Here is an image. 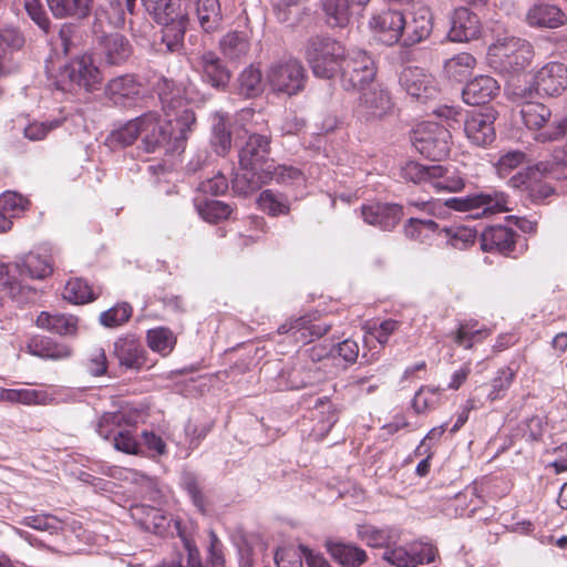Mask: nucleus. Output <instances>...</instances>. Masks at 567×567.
I'll list each match as a JSON object with an SVG mask.
<instances>
[{
	"label": "nucleus",
	"mask_w": 567,
	"mask_h": 567,
	"mask_svg": "<svg viewBox=\"0 0 567 567\" xmlns=\"http://www.w3.org/2000/svg\"><path fill=\"white\" fill-rule=\"evenodd\" d=\"M126 12L133 14L134 8L130 11L126 0H106L94 11L93 33L107 32V29L121 28L125 23Z\"/></svg>",
	"instance_id": "obj_22"
},
{
	"label": "nucleus",
	"mask_w": 567,
	"mask_h": 567,
	"mask_svg": "<svg viewBox=\"0 0 567 567\" xmlns=\"http://www.w3.org/2000/svg\"><path fill=\"white\" fill-rule=\"evenodd\" d=\"M102 76L89 55H82L61 69L55 86L58 90L69 92L76 86L85 91H93L99 87Z\"/></svg>",
	"instance_id": "obj_8"
},
{
	"label": "nucleus",
	"mask_w": 567,
	"mask_h": 567,
	"mask_svg": "<svg viewBox=\"0 0 567 567\" xmlns=\"http://www.w3.org/2000/svg\"><path fill=\"white\" fill-rule=\"evenodd\" d=\"M194 13L204 33L214 34L223 29L224 14L219 0H194Z\"/></svg>",
	"instance_id": "obj_28"
},
{
	"label": "nucleus",
	"mask_w": 567,
	"mask_h": 567,
	"mask_svg": "<svg viewBox=\"0 0 567 567\" xmlns=\"http://www.w3.org/2000/svg\"><path fill=\"white\" fill-rule=\"evenodd\" d=\"M233 208L220 200H207L199 208L203 218L209 223H217L218 220L226 219L230 216Z\"/></svg>",
	"instance_id": "obj_61"
},
{
	"label": "nucleus",
	"mask_w": 567,
	"mask_h": 567,
	"mask_svg": "<svg viewBox=\"0 0 567 567\" xmlns=\"http://www.w3.org/2000/svg\"><path fill=\"white\" fill-rule=\"evenodd\" d=\"M78 319L74 316L51 315L42 311L37 318V326L60 336L74 334L76 331Z\"/></svg>",
	"instance_id": "obj_36"
},
{
	"label": "nucleus",
	"mask_w": 567,
	"mask_h": 567,
	"mask_svg": "<svg viewBox=\"0 0 567 567\" xmlns=\"http://www.w3.org/2000/svg\"><path fill=\"white\" fill-rule=\"evenodd\" d=\"M326 21L330 27L344 28L352 14L349 0H321Z\"/></svg>",
	"instance_id": "obj_42"
},
{
	"label": "nucleus",
	"mask_w": 567,
	"mask_h": 567,
	"mask_svg": "<svg viewBox=\"0 0 567 567\" xmlns=\"http://www.w3.org/2000/svg\"><path fill=\"white\" fill-rule=\"evenodd\" d=\"M475 65L476 59L467 52H462L445 62L444 71L450 79L463 81L473 72Z\"/></svg>",
	"instance_id": "obj_45"
},
{
	"label": "nucleus",
	"mask_w": 567,
	"mask_h": 567,
	"mask_svg": "<svg viewBox=\"0 0 567 567\" xmlns=\"http://www.w3.org/2000/svg\"><path fill=\"white\" fill-rule=\"evenodd\" d=\"M399 84L413 100L425 103L439 94L436 80L419 66L404 68L399 75Z\"/></svg>",
	"instance_id": "obj_12"
},
{
	"label": "nucleus",
	"mask_w": 567,
	"mask_h": 567,
	"mask_svg": "<svg viewBox=\"0 0 567 567\" xmlns=\"http://www.w3.org/2000/svg\"><path fill=\"white\" fill-rule=\"evenodd\" d=\"M29 352L32 355L42 359L59 360L70 355V349L48 337H34L28 344Z\"/></svg>",
	"instance_id": "obj_38"
},
{
	"label": "nucleus",
	"mask_w": 567,
	"mask_h": 567,
	"mask_svg": "<svg viewBox=\"0 0 567 567\" xmlns=\"http://www.w3.org/2000/svg\"><path fill=\"white\" fill-rule=\"evenodd\" d=\"M239 94L246 97H255L264 90L261 71L252 64L247 66L238 78Z\"/></svg>",
	"instance_id": "obj_47"
},
{
	"label": "nucleus",
	"mask_w": 567,
	"mask_h": 567,
	"mask_svg": "<svg viewBox=\"0 0 567 567\" xmlns=\"http://www.w3.org/2000/svg\"><path fill=\"white\" fill-rule=\"evenodd\" d=\"M567 89V65L561 62H548L538 69L529 90L535 91L538 96H559Z\"/></svg>",
	"instance_id": "obj_13"
},
{
	"label": "nucleus",
	"mask_w": 567,
	"mask_h": 567,
	"mask_svg": "<svg viewBox=\"0 0 567 567\" xmlns=\"http://www.w3.org/2000/svg\"><path fill=\"white\" fill-rule=\"evenodd\" d=\"M167 18V21H155L162 25V44L165 45L166 52L179 53L184 48V37L189 22L188 14L181 10Z\"/></svg>",
	"instance_id": "obj_25"
},
{
	"label": "nucleus",
	"mask_w": 567,
	"mask_h": 567,
	"mask_svg": "<svg viewBox=\"0 0 567 567\" xmlns=\"http://www.w3.org/2000/svg\"><path fill=\"white\" fill-rule=\"evenodd\" d=\"M369 25L382 43L393 45L403 39L405 16L400 10H382L371 17Z\"/></svg>",
	"instance_id": "obj_17"
},
{
	"label": "nucleus",
	"mask_w": 567,
	"mask_h": 567,
	"mask_svg": "<svg viewBox=\"0 0 567 567\" xmlns=\"http://www.w3.org/2000/svg\"><path fill=\"white\" fill-rule=\"evenodd\" d=\"M266 168H241L236 172L233 182V190L241 196H247L261 188L267 183Z\"/></svg>",
	"instance_id": "obj_34"
},
{
	"label": "nucleus",
	"mask_w": 567,
	"mask_h": 567,
	"mask_svg": "<svg viewBox=\"0 0 567 567\" xmlns=\"http://www.w3.org/2000/svg\"><path fill=\"white\" fill-rule=\"evenodd\" d=\"M451 138L450 131L434 122L419 124L411 135L415 150L432 161H442L449 156Z\"/></svg>",
	"instance_id": "obj_7"
},
{
	"label": "nucleus",
	"mask_w": 567,
	"mask_h": 567,
	"mask_svg": "<svg viewBox=\"0 0 567 567\" xmlns=\"http://www.w3.org/2000/svg\"><path fill=\"white\" fill-rule=\"evenodd\" d=\"M55 18H85L92 6V0H47Z\"/></svg>",
	"instance_id": "obj_40"
},
{
	"label": "nucleus",
	"mask_w": 567,
	"mask_h": 567,
	"mask_svg": "<svg viewBox=\"0 0 567 567\" xmlns=\"http://www.w3.org/2000/svg\"><path fill=\"white\" fill-rule=\"evenodd\" d=\"M302 547L305 546L279 547L275 553V563L277 567H302L305 558Z\"/></svg>",
	"instance_id": "obj_59"
},
{
	"label": "nucleus",
	"mask_w": 567,
	"mask_h": 567,
	"mask_svg": "<svg viewBox=\"0 0 567 567\" xmlns=\"http://www.w3.org/2000/svg\"><path fill=\"white\" fill-rule=\"evenodd\" d=\"M292 339L296 342L307 344L312 342L315 339L321 338L329 331L328 324L312 323L306 318L296 319Z\"/></svg>",
	"instance_id": "obj_51"
},
{
	"label": "nucleus",
	"mask_w": 567,
	"mask_h": 567,
	"mask_svg": "<svg viewBox=\"0 0 567 567\" xmlns=\"http://www.w3.org/2000/svg\"><path fill=\"white\" fill-rule=\"evenodd\" d=\"M131 513L132 517L146 532L162 534L168 526L167 517L156 507L144 504L135 505L132 507Z\"/></svg>",
	"instance_id": "obj_33"
},
{
	"label": "nucleus",
	"mask_w": 567,
	"mask_h": 567,
	"mask_svg": "<svg viewBox=\"0 0 567 567\" xmlns=\"http://www.w3.org/2000/svg\"><path fill=\"white\" fill-rule=\"evenodd\" d=\"M51 272L52 267L45 258L29 252L13 264H0V290L10 298L17 299L23 289L17 275L32 279H42Z\"/></svg>",
	"instance_id": "obj_3"
},
{
	"label": "nucleus",
	"mask_w": 567,
	"mask_h": 567,
	"mask_svg": "<svg viewBox=\"0 0 567 567\" xmlns=\"http://www.w3.org/2000/svg\"><path fill=\"white\" fill-rule=\"evenodd\" d=\"M550 110L543 103L526 102L522 105L520 116L524 124L530 130H538L550 118Z\"/></svg>",
	"instance_id": "obj_48"
},
{
	"label": "nucleus",
	"mask_w": 567,
	"mask_h": 567,
	"mask_svg": "<svg viewBox=\"0 0 567 567\" xmlns=\"http://www.w3.org/2000/svg\"><path fill=\"white\" fill-rule=\"evenodd\" d=\"M210 144L220 156H225L231 147V132L228 125V117L225 114L217 113L214 116Z\"/></svg>",
	"instance_id": "obj_41"
},
{
	"label": "nucleus",
	"mask_w": 567,
	"mask_h": 567,
	"mask_svg": "<svg viewBox=\"0 0 567 567\" xmlns=\"http://www.w3.org/2000/svg\"><path fill=\"white\" fill-rule=\"evenodd\" d=\"M271 136L252 133L240 147L238 157L241 168H266L271 162Z\"/></svg>",
	"instance_id": "obj_19"
},
{
	"label": "nucleus",
	"mask_w": 567,
	"mask_h": 567,
	"mask_svg": "<svg viewBox=\"0 0 567 567\" xmlns=\"http://www.w3.org/2000/svg\"><path fill=\"white\" fill-rule=\"evenodd\" d=\"M439 224L432 219L410 218L404 225V234L408 238L423 241L424 231L436 233Z\"/></svg>",
	"instance_id": "obj_60"
},
{
	"label": "nucleus",
	"mask_w": 567,
	"mask_h": 567,
	"mask_svg": "<svg viewBox=\"0 0 567 567\" xmlns=\"http://www.w3.org/2000/svg\"><path fill=\"white\" fill-rule=\"evenodd\" d=\"M433 30V16L431 9L423 3H415L410 12V19L405 18L402 44L411 47L427 39Z\"/></svg>",
	"instance_id": "obj_20"
},
{
	"label": "nucleus",
	"mask_w": 567,
	"mask_h": 567,
	"mask_svg": "<svg viewBox=\"0 0 567 567\" xmlns=\"http://www.w3.org/2000/svg\"><path fill=\"white\" fill-rule=\"evenodd\" d=\"M265 174L268 175L267 183L270 181L290 183L299 181L302 176L299 168L289 165H276L274 161L266 166Z\"/></svg>",
	"instance_id": "obj_57"
},
{
	"label": "nucleus",
	"mask_w": 567,
	"mask_h": 567,
	"mask_svg": "<svg viewBox=\"0 0 567 567\" xmlns=\"http://www.w3.org/2000/svg\"><path fill=\"white\" fill-rule=\"evenodd\" d=\"M517 238V233L511 227L494 225L482 231L480 243L483 251L509 256L515 250Z\"/></svg>",
	"instance_id": "obj_23"
},
{
	"label": "nucleus",
	"mask_w": 567,
	"mask_h": 567,
	"mask_svg": "<svg viewBox=\"0 0 567 567\" xmlns=\"http://www.w3.org/2000/svg\"><path fill=\"white\" fill-rule=\"evenodd\" d=\"M439 400V390L422 386L414 395L412 406L416 413L433 408Z\"/></svg>",
	"instance_id": "obj_64"
},
{
	"label": "nucleus",
	"mask_w": 567,
	"mask_h": 567,
	"mask_svg": "<svg viewBox=\"0 0 567 567\" xmlns=\"http://www.w3.org/2000/svg\"><path fill=\"white\" fill-rule=\"evenodd\" d=\"M517 374V369L512 364L497 370L496 375L491 380V390L487 393L489 401L503 399L511 388Z\"/></svg>",
	"instance_id": "obj_50"
},
{
	"label": "nucleus",
	"mask_w": 567,
	"mask_h": 567,
	"mask_svg": "<svg viewBox=\"0 0 567 567\" xmlns=\"http://www.w3.org/2000/svg\"><path fill=\"white\" fill-rule=\"evenodd\" d=\"M63 298L74 305H83L93 301L96 295L86 280L73 278L66 282Z\"/></svg>",
	"instance_id": "obj_49"
},
{
	"label": "nucleus",
	"mask_w": 567,
	"mask_h": 567,
	"mask_svg": "<svg viewBox=\"0 0 567 567\" xmlns=\"http://www.w3.org/2000/svg\"><path fill=\"white\" fill-rule=\"evenodd\" d=\"M554 166L551 162H538L512 176L508 184L513 188L525 190L533 202L543 203L555 194V188L545 181Z\"/></svg>",
	"instance_id": "obj_9"
},
{
	"label": "nucleus",
	"mask_w": 567,
	"mask_h": 567,
	"mask_svg": "<svg viewBox=\"0 0 567 567\" xmlns=\"http://www.w3.org/2000/svg\"><path fill=\"white\" fill-rule=\"evenodd\" d=\"M94 35L96 54L105 64L121 65L131 56L132 45L123 34L103 32Z\"/></svg>",
	"instance_id": "obj_18"
},
{
	"label": "nucleus",
	"mask_w": 567,
	"mask_h": 567,
	"mask_svg": "<svg viewBox=\"0 0 567 567\" xmlns=\"http://www.w3.org/2000/svg\"><path fill=\"white\" fill-rule=\"evenodd\" d=\"M526 21L532 27L556 29L567 22V16L555 4L538 3L527 11Z\"/></svg>",
	"instance_id": "obj_30"
},
{
	"label": "nucleus",
	"mask_w": 567,
	"mask_h": 567,
	"mask_svg": "<svg viewBox=\"0 0 567 567\" xmlns=\"http://www.w3.org/2000/svg\"><path fill=\"white\" fill-rule=\"evenodd\" d=\"M444 204L453 210L466 213L467 217L473 219L509 210L507 207V195L498 190L473 193L463 197H451Z\"/></svg>",
	"instance_id": "obj_5"
},
{
	"label": "nucleus",
	"mask_w": 567,
	"mask_h": 567,
	"mask_svg": "<svg viewBox=\"0 0 567 567\" xmlns=\"http://www.w3.org/2000/svg\"><path fill=\"white\" fill-rule=\"evenodd\" d=\"M219 50L229 61H241L250 50V42L244 32L230 31L219 40Z\"/></svg>",
	"instance_id": "obj_35"
},
{
	"label": "nucleus",
	"mask_w": 567,
	"mask_h": 567,
	"mask_svg": "<svg viewBox=\"0 0 567 567\" xmlns=\"http://www.w3.org/2000/svg\"><path fill=\"white\" fill-rule=\"evenodd\" d=\"M431 187L437 192H460L464 188V178L454 169L442 165H432Z\"/></svg>",
	"instance_id": "obj_37"
},
{
	"label": "nucleus",
	"mask_w": 567,
	"mask_h": 567,
	"mask_svg": "<svg viewBox=\"0 0 567 567\" xmlns=\"http://www.w3.org/2000/svg\"><path fill=\"white\" fill-rule=\"evenodd\" d=\"M20 524L37 530L49 532L50 534H58L61 529V522L55 516L50 514H37L24 516Z\"/></svg>",
	"instance_id": "obj_56"
},
{
	"label": "nucleus",
	"mask_w": 567,
	"mask_h": 567,
	"mask_svg": "<svg viewBox=\"0 0 567 567\" xmlns=\"http://www.w3.org/2000/svg\"><path fill=\"white\" fill-rule=\"evenodd\" d=\"M499 91L497 81L489 75H478L468 81L462 90L466 104L483 105L489 103Z\"/></svg>",
	"instance_id": "obj_27"
},
{
	"label": "nucleus",
	"mask_w": 567,
	"mask_h": 567,
	"mask_svg": "<svg viewBox=\"0 0 567 567\" xmlns=\"http://www.w3.org/2000/svg\"><path fill=\"white\" fill-rule=\"evenodd\" d=\"M0 400L10 403L47 404L50 400L45 391L33 389H3L0 392Z\"/></svg>",
	"instance_id": "obj_44"
},
{
	"label": "nucleus",
	"mask_w": 567,
	"mask_h": 567,
	"mask_svg": "<svg viewBox=\"0 0 567 567\" xmlns=\"http://www.w3.org/2000/svg\"><path fill=\"white\" fill-rule=\"evenodd\" d=\"M382 559L395 567H414L410 544L406 546L391 545L382 554Z\"/></svg>",
	"instance_id": "obj_58"
},
{
	"label": "nucleus",
	"mask_w": 567,
	"mask_h": 567,
	"mask_svg": "<svg viewBox=\"0 0 567 567\" xmlns=\"http://www.w3.org/2000/svg\"><path fill=\"white\" fill-rule=\"evenodd\" d=\"M481 34L478 17L467 8L460 7L451 17V28L447 37L453 42H467L477 39Z\"/></svg>",
	"instance_id": "obj_24"
},
{
	"label": "nucleus",
	"mask_w": 567,
	"mask_h": 567,
	"mask_svg": "<svg viewBox=\"0 0 567 567\" xmlns=\"http://www.w3.org/2000/svg\"><path fill=\"white\" fill-rule=\"evenodd\" d=\"M123 423H126V416L122 412H106L104 413L96 426L99 435L105 440H109L113 435V445L115 450L124 452L126 454H137L138 442L132 435L128 430H120L115 432L116 427H120Z\"/></svg>",
	"instance_id": "obj_14"
},
{
	"label": "nucleus",
	"mask_w": 567,
	"mask_h": 567,
	"mask_svg": "<svg viewBox=\"0 0 567 567\" xmlns=\"http://www.w3.org/2000/svg\"><path fill=\"white\" fill-rule=\"evenodd\" d=\"M155 89L165 111L182 107V89L172 79L159 78ZM166 114L169 116L168 112Z\"/></svg>",
	"instance_id": "obj_43"
},
{
	"label": "nucleus",
	"mask_w": 567,
	"mask_h": 567,
	"mask_svg": "<svg viewBox=\"0 0 567 567\" xmlns=\"http://www.w3.org/2000/svg\"><path fill=\"white\" fill-rule=\"evenodd\" d=\"M344 47L328 37H312L305 48V58L317 78L332 79L341 73L346 59Z\"/></svg>",
	"instance_id": "obj_2"
},
{
	"label": "nucleus",
	"mask_w": 567,
	"mask_h": 567,
	"mask_svg": "<svg viewBox=\"0 0 567 567\" xmlns=\"http://www.w3.org/2000/svg\"><path fill=\"white\" fill-rule=\"evenodd\" d=\"M437 233L440 236H444L447 245L458 250L467 249L477 239V230L465 225L439 227Z\"/></svg>",
	"instance_id": "obj_39"
},
{
	"label": "nucleus",
	"mask_w": 567,
	"mask_h": 567,
	"mask_svg": "<svg viewBox=\"0 0 567 567\" xmlns=\"http://www.w3.org/2000/svg\"><path fill=\"white\" fill-rule=\"evenodd\" d=\"M195 125L196 116L189 107L177 112L174 125L172 121L166 125L162 124L159 115L150 111L114 130L110 140L113 144L124 147L132 145L142 136L143 148L147 153L181 154Z\"/></svg>",
	"instance_id": "obj_1"
},
{
	"label": "nucleus",
	"mask_w": 567,
	"mask_h": 567,
	"mask_svg": "<svg viewBox=\"0 0 567 567\" xmlns=\"http://www.w3.org/2000/svg\"><path fill=\"white\" fill-rule=\"evenodd\" d=\"M360 95L354 105L355 116L364 122L379 120L386 115L393 107L390 93L378 83L358 89Z\"/></svg>",
	"instance_id": "obj_11"
},
{
	"label": "nucleus",
	"mask_w": 567,
	"mask_h": 567,
	"mask_svg": "<svg viewBox=\"0 0 567 567\" xmlns=\"http://www.w3.org/2000/svg\"><path fill=\"white\" fill-rule=\"evenodd\" d=\"M148 347L163 355H167L175 347L176 338L173 332L164 327L147 331Z\"/></svg>",
	"instance_id": "obj_52"
},
{
	"label": "nucleus",
	"mask_w": 567,
	"mask_h": 567,
	"mask_svg": "<svg viewBox=\"0 0 567 567\" xmlns=\"http://www.w3.org/2000/svg\"><path fill=\"white\" fill-rule=\"evenodd\" d=\"M143 344L134 337L118 339L114 343V354L120 364L127 369L138 370L145 363Z\"/></svg>",
	"instance_id": "obj_31"
},
{
	"label": "nucleus",
	"mask_w": 567,
	"mask_h": 567,
	"mask_svg": "<svg viewBox=\"0 0 567 567\" xmlns=\"http://www.w3.org/2000/svg\"><path fill=\"white\" fill-rule=\"evenodd\" d=\"M330 556L343 567H360L368 561L365 550L352 543L327 542Z\"/></svg>",
	"instance_id": "obj_32"
},
{
	"label": "nucleus",
	"mask_w": 567,
	"mask_h": 567,
	"mask_svg": "<svg viewBox=\"0 0 567 567\" xmlns=\"http://www.w3.org/2000/svg\"><path fill=\"white\" fill-rule=\"evenodd\" d=\"M340 75L346 90L363 89L374 83L375 62L367 51L352 50L346 55Z\"/></svg>",
	"instance_id": "obj_10"
},
{
	"label": "nucleus",
	"mask_w": 567,
	"mask_h": 567,
	"mask_svg": "<svg viewBox=\"0 0 567 567\" xmlns=\"http://www.w3.org/2000/svg\"><path fill=\"white\" fill-rule=\"evenodd\" d=\"M132 307L127 302L118 303L100 315L99 321L106 328H116L128 321Z\"/></svg>",
	"instance_id": "obj_55"
},
{
	"label": "nucleus",
	"mask_w": 567,
	"mask_h": 567,
	"mask_svg": "<svg viewBox=\"0 0 567 567\" xmlns=\"http://www.w3.org/2000/svg\"><path fill=\"white\" fill-rule=\"evenodd\" d=\"M260 209L270 216L287 215L290 212V204L286 195L265 189L258 197Z\"/></svg>",
	"instance_id": "obj_46"
},
{
	"label": "nucleus",
	"mask_w": 567,
	"mask_h": 567,
	"mask_svg": "<svg viewBox=\"0 0 567 567\" xmlns=\"http://www.w3.org/2000/svg\"><path fill=\"white\" fill-rule=\"evenodd\" d=\"M363 220L382 230H392L402 218V207L396 204L373 203L361 208Z\"/></svg>",
	"instance_id": "obj_26"
},
{
	"label": "nucleus",
	"mask_w": 567,
	"mask_h": 567,
	"mask_svg": "<svg viewBox=\"0 0 567 567\" xmlns=\"http://www.w3.org/2000/svg\"><path fill=\"white\" fill-rule=\"evenodd\" d=\"M155 21H167V17L181 11L179 0H141Z\"/></svg>",
	"instance_id": "obj_53"
},
{
	"label": "nucleus",
	"mask_w": 567,
	"mask_h": 567,
	"mask_svg": "<svg viewBox=\"0 0 567 567\" xmlns=\"http://www.w3.org/2000/svg\"><path fill=\"white\" fill-rule=\"evenodd\" d=\"M400 532L391 526L377 527L371 524H360L357 526V537L367 546L372 548H386L398 544Z\"/></svg>",
	"instance_id": "obj_29"
},
{
	"label": "nucleus",
	"mask_w": 567,
	"mask_h": 567,
	"mask_svg": "<svg viewBox=\"0 0 567 567\" xmlns=\"http://www.w3.org/2000/svg\"><path fill=\"white\" fill-rule=\"evenodd\" d=\"M104 93L114 105L132 107L143 97V84L135 74H122L106 83Z\"/></svg>",
	"instance_id": "obj_15"
},
{
	"label": "nucleus",
	"mask_w": 567,
	"mask_h": 567,
	"mask_svg": "<svg viewBox=\"0 0 567 567\" xmlns=\"http://www.w3.org/2000/svg\"><path fill=\"white\" fill-rule=\"evenodd\" d=\"M198 70L203 81L218 91H225L231 79V71L223 59L214 51L208 50L198 56Z\"/></svg>",
	"instance_id": "obj_21"
},
{
	"label": "nucleus",
	"mask_w": 567,
	"mask_h": 567,
	"mask_svg": "<svg viewBox=\"0 0 567 567\" xmlns=\"http://www.w3.org/2000/svg\"><path fill=\"white\" fill-rule=\"evenodd\" d=\"M410 548L414 567L434 561L437 555L436 547L429 543L414 542L410 544Z\"/></svg>",
	"instance_id": "obj_63"
},
{
	"label": "nucleus",
	"mask_w": 567,
	"mask_h": 567,
	"mask_svg": "<svg viewBox=\"0 0 567 567\" xmlns=\"http://www.w3.org/2000/svg\"><path fill=\"white\" fill-rule=\"evenodd\" d=\"M495 120L496 112L492 107L471 112L464 122V132L467 140L473 145L481 147L491 145L496 137Z\"/></svg>",
	"instance_id": "obj_16"
},
{
	"label": "nucleus",
	"mask_w": 567,
	"mask_h": 567,
	"mask_svg": "<svg viewBox=\"0 0 567 567\" xmlns=\"http://www.w3.org/2000/svg\"><path fill=\"white\" fill-rule=\"evenodd\" d=\"M400 175L403 179L414 184L431 185L432 165L427 166L414 161H410L401 167Z\"/></svg>",
	"instance_id": "obj_54"
},
{
	"label": "nucleus",
	"mask_w": 567,
	"mask_h": 567,
	"mask_svg": "<svg viewBox=\"0 0 567 567\" xmlns=\"http://www.w3.org/2000/svg\"><path fill=\"white\" fill-rule=\"evenodd\" d=\"M491 63L505 72H519L527 68L533 59V48L519 38L498 39L488 49Z\"/></svg>",
	"instance_id": "obj_6"
},
{
	"label": "nucleus",
	"mask_w": 567,
	"mask_h": 567,
	"mask_svg": "<svg viewBox=\"0 0 567 567\" xmlns=\"http://www.w3.org/2000/svg\"><path fill=\"white\" fill-rule=\"evenodd\" d=\"M184 489L192 498L193 504L200 513L206 512L205 496L202 493L197 476L194 473H184L182 477Z\"/></svg>",
	"instance_id": "obj_62"
},
{
	"label": "nucleus",
	"mask_w": 567,
	"mask_h": 567,
	"mask_svg": "<svg viewBox=\"0 0 567 567\" xmlns=\"http://www.w3.org/2000/svg\"><path fill=\"white\" fill-rule=\"evenodd\" d=\"M306 81L305 66L292 56H284L274 61L266 72V82L277 94L296 95L305 89Z\"/></svg>",
	"instance_id": "obj_4"
}]
</instances>
